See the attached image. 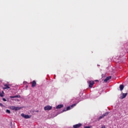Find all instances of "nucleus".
<instances>
[{
    "instance_id": "nucleus-1",
    "label": "nucleus",
    "mask_w": 128,
    "mask_h": 128,
    "mask_svg": "<svg viewBox=\"0 0 128 128\" xmlns=\"http://www.w3.org/2000/svg\"><path fill=\"white\" fill-rule=\"evenodd\" d=\"M108 114H110V112H106V113H104V114H103L98 118V120H102V118H104V116H108Z\"/></svg>"
},
{
    "instance_id": "nucleus-2",
    "label": "nucleus",
    "mask_w": 128,
    "mask_h": 128,
    "mask_svg": "<svg viewBox=\"0 0 128 128\" xmlns=\"http://www.w3.org/2000/svg\"><path fill=\"white\" fill-rule=\"evenodd\" d=\"M88 82L89 84V88H92L94 86V81L90 80L88 81Z\"/></svg>"
},
{
    "instance_id": "nucleus-3",
    "label": "nucleus",
    "mask_w": 128,
    "mask_h": 128,
    "mask_svg": "<svg viewBox=\"0 0 128 128\" xmlns=\"http://www.w3.org/2000/svg\"><path fill=\"white\" fill-rule=\"evenodd\" d=\"M122 96H120V100H124V98H126V96H128V93H122Z\"/></svg>"
},
{
    "instance_id": "nucleus-4",
    "label": "nucleus",
    "mask_w": 128,
    "mask_h": 128,
    "mask_svg": "<svg viewBox=\"0 0 128 128\" xmlns=\"http://www.w3.org/2000/svg\"><path fill=\"white\" fill-rule=\"evenodd\" d=\"M52 108V107L50 106H46L44 108V110H50Z\"/></svg>"
},
{
    "instance_id": "nucleus-5",
    "label": "nucleus",
    "mask_w": 128,
    "mask_h": 128,
    "mask_svg": "<svg viewBox=\"0 0 128 128\" xmlns=\"http://www.w3.org/2000/svg\"><path fill=\"white\" fill-rule=\"evenodd\" d=\"M21 116H22L24 118H32V116H30V115H28V114L25 115L24 114H22Z\"/></svg>"
},
{
    "instance_id": "nucleus-6",
    "label": "nucleus",
    "mask_w": 128,
    "mask_h": 128,
    "mask_svg": "<svg viewBox=\"0 0 128 128\" xmlns=\"http://www.w3.org/2000/svg\"><path fill=\"white\" fill-rule=\"evenodd\" d=\"M82 126V124L78 123V124H76L73 126V128H80Z\"/></svg>"
},
{
    "instance_id": "nucleus-7",
    "label": "nucleus",
    "mask_w": 128,
    "mask_h": 128,
    "mask_svg": "<svg viewBox=\"0 0 128 128\" xmlns=\"http://www.w3.org/2000/svg\"><path fill=\"white\" fill-rule=\"evenodd\" d=\"M9 88H10V85L8 84H4V90H8Z\"/></svg>"
},
{
    "instance_id": "nucleus-8",
    "label": "nucleus",
    "mask_w": 128,
    "mask_h": 128,
    "mask_svg": "<svg viewBox=\"0 0 128 128\" xmlns=\"http://www.w3.org/2000/svg\"><path fill=\"white\" fill-rule=\"evenodd\" d=\"M32 88H34L36 86V80H33L32 82Z\"/></svg>"
},
{
    "instance_id": "nucleus-9",
    "label": "nucleus",
    "mask_w": 128,
    "mask_h": 128,
    "mask_svg": "<svg viewBox=\"0 0 128 128\" xmlns=\"http://www.w3.org/2000/svg\"><path fill=\"white\" fill-rule=\"evenodd\" d=\"M112 78V76H107L106 78L104 80V82H107L108 80H110Z\"/></svg>"
},
{
    "instance_id": "nucleus-10",
    "label": "nucleus",
    "mask_w": 128,
    "mask_h": 128,
    "mask_svg": "<svg viewBox=\"0 0 128 128\" xmlns=\"http://www.w3.org/2000/svg\"><path fill=\"white\" fill-rule=\"evenodd\" d=\"M76 106V104H74L70 106H68L66 108V110H71L72 108H74Z\"/></svg>"
},
{
    "instance_id": "nucleus-11",
    "label": "nucleus",
    "mask_w": 128,
    "mask_h": 128,
    "mask_svg": "<svg viewBox=\"0 0 128 128\" xmlns=\"http://www.w3.org/2000/svg\"><path fill=\"white\" fill-rule=\"evenodd\" d=\"M20 98V95H16L15 96H10V98Z\"/></svg>"
},
{
    "instance_id": "nucleus-12",
    "label": "nucleus",
    "mask_w": 128,
    "mask_h": 128,
    "mask_svg": "<svg viewBox=\"0 0 128 128\" xmlns=\"http://www.w3.org/2000/svg\"><path fill=\"white\" fill-rule=\"evenodd\" d=\"M124 86L123 84H120V90L122 92V90H124Z\"/></svg>"
},
{
    "instance_id": "nucleus-13",
    "label": "nucleus",
    "mask_w": 128,
    "mask_h": 128,
    "mask_svg": "<svg viewBox=\"0 0 128 128\" xmlns=\"http://www.w3.org/2000/svg\"><path fill=\"white\" fill-rule=\"evenodd\" d=\"M62 108H64V104L58 105L56 107V108L57 109Z\"/></svg>"
},
{
    "instance_id": "nucleus-14",
    "label": "nucleus",
    "mask_w": 128,
    "mask_h": 128,
    "mask_svg": "<svg viewBox=\"0 0 128 128\" xmlns=\"http://www.w3.org/2000/svg\"><path fill=\"white\" fill-rule=\"evenodd\" d=\"M20 108L15 106V108L14 109V110H20Z\"/></svg>"
},
{
    "instance_id": "nucleus-15",
    "label": "nucleus",
    "mask_w": 128,
    "mask_h": 128,
    "mask_svg": "<svg viewBox=\"0 0 128 128\" xmlns=\"http://www.w3.org/2000/svg\"><path fill=\"white\" fill-rule=\"evenodd\" d=\"M4 91H2V92H0V96H1V98L4 97Z\"/></svg>"
},
{
    "instance_id": "nucleus-16",
    "label": "nucleus",
    "mask_w": 128,
    "mask_h": 128,
    "mask_svg": "<svg viewBox=\"0 0 128 128\" xmlns=\"http://www.w3.org/2000/svg\"><path fill=\"white\" fill-rule=\"evenodd\" d=\"M16 106H12L10 107L11 110H14V108H15Z\"/></svg>"
},
{
    "instance_id": "nucleus-17",
    "label": "nucleus",
    "mask_w": 128,
    "mask_h": 128,
    "mask_svg": "<svg viewBox=\"0 0 128 128\" xmlns=\"http://www.w3.org/2000/svg\"><path fill=\"white\" fill-rule=\"evenodd\" d=\"M6 112H7V114H10V110H6Z\"/></svg>"
},
{
    "instance_id": "nucleus-18",
    "label": "nucleus",
    "mask_w": 128,
    "mask_h": 128,
    "mask_svg": "<svg viewBox=\"0 0 128 128\" xmlns=\"http://www.w3.org/2000/svg\"><path fill=\"white\" fill-rule=\"evenodd\" d=\"M2 100L4 102H6V100L5 98H2Z\"/></svg>"
},
{
    "instance_id": "nucleus-19",
    "label": "nucleus",
    "mask_w": 128,
    "mask_h": 128,
    "mask_svg": "<svg viewBox=\"0 0 128 128\" xmlns=\"http://www.w3.org/2000/svg\"><path fill=\"white\" fill-rule=\"evenodd\" d=\"M66 110H66V108H64L63 110V112H66Z\"/></svg>"
},
{
    "instance_id": "nucleus-20",
    "label": "nucleus",
    "mask_w": 128,
    "mask_h": 128,
    "mask_svg": "<svg viewBox=\"0 0 128 128\" xmlns=\"http://www.w3.org/2000/svg\"><path fill=\"white\" fill-rule=\"evenodd\" d=\"M84 128H90V126H86L84 127Z\"/></svg>"
},
{
    "instance_id": "nucleus-21",
    "label": "nucleus",
    "mask_w": 128,
    "mask_h": 128,
    "mask_svg": "<svg viewBox=\"0 0 128 128\" xmlns=\"http://www.w3.org/2000/svg\"><path fill=\"white\" fill-rule=\"evenodd\" d=\"M0 106H4V104H2V103H0Z\"/></svg>"
},
{
    "instance_id": "nucleus-22",
    "label": "nucleus",
    "mask_w": 128,
    "mask_h": 128,
    "mask_svg": "<svg viewBox=\"0 0 128 128\" xmlns=\"http://www.w3.org/2000/svg\"><path fill=\"white\" fill-rule=\"evenodd\" d=\"M37 112H38V111H36Z\"/></svg>"
}]
</instances>
